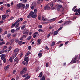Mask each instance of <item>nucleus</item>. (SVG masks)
Returning a JSON list of instances; mask_svg holds the SVG:
<instances>
[{"label":"nucleus","mask_w":80,"mask_h":80,"mask_svg":"<svg viewBox=\"0 0 80 80\" xmlns=\"http://www.w3.org/2000/svg\"><path fill=\"white\" fill-rule=\"evenodd\" d=\"M78 12V9L76 8L75 9V10L74 11V12Z\"/></svg>","instance_id":"nucleus-57"},{"label":"nucleus","mask_w":80,"mask_h":80,"mask_svg":"<svg viewBox=\"0 0 80 80\" xmlns=\"http://www.w3.org/2000/svg\"><path fill=\"white\" fill-rule=\"evenodd\" d=\"M47 6H48V5H46L44 8V10H46L47 8Z\"/></svg>","instance_id":"nucleus-46"},{"label":"nucleus","mask_w":80,"mask_h":80,"mask_svg":"<svg viewBox=\"0 0 80 80\" xmlns=\"http://www.w3.org/2000/svg\"><path fill=\"white\" fill-rule=\"evenodd\" d=\"M73 63H76L77 62V58H74V60H72Z\"/></svg>","instance_id":"nucleus-15"},{"label":"nucleus","mask_w":80,"mask_h":80,"mask_svg":"<svg viewBox=\"0 0 80 80\" xmlns=\"http://www.w3.org/2000/svg\"><path fill=\"white\" fill-rule=\"evenodd\" d=\"M71 22V21H67V22H65V23H64V25H68V24H69V23H70Z\"/></svg>","instance_id":"nucleus-6"},{"label":"nucleus","mask_w":80,"mask_h":80,"mask_svg":"<svg viewBox=\"0 0 80 80\" xmlns=\"http://www.w3.org/2000/svg\"><path fill=\"white\" fill-rule=\"evenodd\" d=\"M41 17H42V20H46V18H45L41 16Z\"/></svg>","instance_id":"nucleus-49"},{"label":"nucleus","mask_w":80,"mask_h":80,"mask_svg":"<svg viewBox=\"0 0 80 80\" xmlns=\"http://www.w3.org/2000/svg\"><path fill=\"white\" fill-rule=\"evenodd\" d=\"M3 62H4V63H6V62H7V60H6V59L5 58V59H3Z\"/></svg>","instance_id":"nucleus-58"},{"label":"nucleus","mask_w":80,"mask_h":80,"mask_svg":"<svg viewBox=\"0 0 80 80\" xmlns=\"http://www.w3.org/2000/svg\"><path fill=\"white\" fill-rule=\"evenodd\" d=\"M6 55L5 54H4L2 55L1 57V60H3L4 59H5Z\"/></svg>","instance_id":"nucleus-12"},{"label":"nucleus","mask_w":80,"mask_h":80,"mask_svg":"<svg viewBox=\"0 0 80 80\" xmlns=\"http://www.w3.org/2000/svg\"><path fill=\"white\" fill-rule=\"evenodd\" d=\"M38 31L39 32H44L43 30H42V29H39L38 30Z\"/></svg>","instance_id":"nucleus-38"},{"label":"nucleus","mask_w":80,"mask_h":80,"mask_svg":"<svg viewBox=\"0 0 80 80\" xmlns=\"http://www.w3.org/2000/svg\"><path fill=\"white\" fill-rule=\"evenodd\" d=\"M57 1V0H54L53 1L51 2L48 3L51 7H57V3L56 2Z\"/></svg>","instance_id":"nucleus-1"},{"label":"nucleus","mask_w":80,"mask_h":80,"mask_svg":"<svg viewBox=\"0 0 80 80\" xmlns=\"http://www.w3.org/2000/svg\"><path fill=\"white\" fill-rule=\"evenodd\" d=\"M14 41H15V39H12L10 40V42L13 43Z\"/></svg>","instance_id":"nucleus-25"},{"label":"nucleus","mask_w":80,"mask_h":80,"mask_svg":"<svg viewBox=\"0 0 80 80\" xmlns=\"http://www.w3.org/2000/svg\"><path fill=\"white\" fill-rule=\"evenodd\" d=\"M11 33L8 34L7 35V37L8 38H10V36H11Z\"/></svg>","instance_id":"nucleus-28"},{"label":"nucleus","mask_w":80,"mask_h":80,"mask_svg":"<svg viewBox=\"0 0 80 80\" xmlns=\"http://www.w3.org/2000/svg\"><path fill=\"white\" fill-rule=\"evenodd\" d=\"M33 38H36V37H37V35L36 34H33Z\"/></svg>","instance_id":"nucleus-55"},{"label":"nucleus","mask_w":80,"mask_h":80,"mask_svg":"<svg viewBox=\"0 0 80 80\" xmlns=\"http://www.w3.org/2000/svg\"><path fill=\"white\" fill-rule=\"evenodd\" d=\"M45 48L47 50H49V48H48L47 46H46Z\"/></svg>","instance_id":"nucleus-63"},{"label":"nucleus","mask_w":80,"mask_h":80,"mask_svg":"<svg viewBox=\"0 0 80 80\" xmlns=\"http://www.w3.org/2000/svg\"><path fill=\"white\" fill-rule=\"evenodd\" d=\"M9 67L10 66H9V65H8L6 66L5 68H4V69L7 70V68H9Z\"/></svg>","instance_id":"nucleus-37"},{"label":"nucleus","mask_w":80,"mask_h":80,"mask_svg":"<svg viewBox=\"0 0 80 80\" xmlns=\"http://www.w3.org/2000/svg\"><path fill=\"white\" fill-rule=\"evenodd\" d=\"M16 35H17V33H15L13 34L12 37H15Z\"/></svg>","instance_id":"nucleus-40"},{"label":"nucleus","mask_w":80,"mask_h":80,"mask_svg":"<svg viewBox=\"0 0 80 80\" xmlns=\"http://www.w3.org/2000/svg\"><path fill=\"white\" fill-rule=\"evenodd\" d=\"M28 73H27L26 74H24L22 76V77H27V76H28Z\"/></svg>","instance_id":"nucleus-19"},{"label":"nucleus","mask_w":80,"mask_h":80,"mask_svg":"<svg viewBox=\"0 0 80 80\" xmlns=\"http://www.w3.org/2000/svg\"><path fill=\"white\" fill-rule=\"evenodd\" d=\"M20 28H18L16 29V32H18L20 30Z\"/></svg>","instance_id":"nucleus-51"},{"label":"nucleus","mask_w":80,"mask_h":80,"mask_svg":"<svg viewBox=\"0 0 80 80\" xmlns=\"http://www.w3.org/2000/svg\"><path fill=\"white\" fill-rule=\"evenodd\" d=\"M11 50H12V47H10L8 49V52H9V51H10Z\"/></svg>","instance_id":"nucleus-52"},{"label":"nucleus","mask_w":80,"mask_h":80,"mask_svg":"<svg viewBox=\"0 0 80 80\" xmlns=\"http://www.w3.org/2000/svg\"><path fill=\"white\" fill-rule=\"evenodd\" d=\"M31 49H32V47H31V46H29L28 47V49H29V50H31Z\"/></svg>","instance_id":"nucleus-50"},{"label":"nucleus","mask_w":80,"mask_h":80,"mask_svg":"<svg viewBox=\"0 0 80 80\" xmlns=\"http://www.w3.org/2000/svg\"><path fill=\"white\" fill-rule=\"evenodd\" d=\"M27 23V21H24V22H23L22 25H24L25 24V23Z\"/></svg>","instance_id":"nucleus-61"},{"label":"nucleus","mask_w":80,"mask_h":80,"mask_svg":"<svg viewBox=\"0 0 80 80\" xmlns=\"http://www.w3.org/2000/svg\"><path fill=\"white\" fill-rule=\"evenodd\" d=\"M48 5V6H47V10H50L51 9V8H50V6H48V4H47Z\"/></svg>","instance_id":"nucleus-26"},{"label":"nucleus","mask_w":80,"mask_h":80,"mask_svg":"<svg viewBox=\"0 0 80 80\" xmlns=\"http://www.w3.org/2000/svg\"><path fill=\"white\" fill-rule=\"evenodd\" d=\"M18 44L19 45H22V41H19Z\"/></svg>","instance_id":"nucleus-31"},{"label":"nucleus","mask_w":80,"mask_h":80,"mask_svg":"<svg viewBox=\"0 0 80 80\" xmlns=\"http://www.w3.org/2000/svg\"><path fill=\"white\" fill-rule=\"evenodd\" d=\"M42 54L41 53H39L38 54V57H39V58H41V57H42Z\"/></svg>","instance_id":"nucleus-20"},{"label":"nucleus","mask_w":80,"mask_h":80,"mask_svg":"<svg viewBox=\"0 0 80 80\" xmlns=\"http://www.w3.org/2000/svg\"><path fill=\"white\" fill-rule=\"evenodd\" d=\"M18 22H19V21H16V22L15 23H14L13 24H12V26H11V28H13V27H15V26L16 25V24H17V23H18Z\"/></svg>","instance_id":"nucleus-7"},{"label":"nucleus","mask_w":80,"mask_h":80,"mask_svg":"<svg viewBox=\"0 0 80 80\" xmlns=\"http://www.w3.org/2000/svg\"><path fill=\"white\" fill-rule=\"evenodd\" d=\"M62 28H63V27H62L60 28L57 31H58V32H59V31H60V30H62Z\"/></svg>","instance_id":"nucleus-44"},{"label":"nucleus","mask_w":80,"mask_h":80,"mask_svg":"<svg viewBox=\"0 0 80 80\" xmlns=\"http://www.w3.org/2000/svg\"><path fill=\"white\" fill-rule=\"evenodd\" d=\"M2 17V20H5V18L7 17V16L6 15H3Z\"/></svg>","instance_id":"nucleus-10"},{"label":"nucleus","mask_w":80,"mask_h":80,"mask_svg":"<svg viewBox=\"0 0 80 80\" xmlns=\"http://www.w3.org/2000/svg\"><path fill=\"white\" fill-rule=\"evenodd\" d=\"M15 42L16 43H18L19 42V39L18 38H17L15 39Z\"/></svg>","instance_id":"nucleus-33"},{"label":"nucleus","mask_w":80,"mask_h":80,"mask_svg":"<svg viewBox=\"0 0 80 80\" xmlns=\"http://www.w3.org/2000/svg\"><path fill=\"white\" fill-rule=\"evenodd\" d=\"M26 26V25H23L22 27H21V30H23L25 28V27Z\"/></svg>","instance_id":"nucleus-23"},{"label":"nucleus","mask_w":80,"mask_h":80,"mask_svg":"<svg viewBox=\"0 0 80 80\" xmlns=\"http://www.w3.org/2000/svg\"><path fill=\"white\" fill-rule=\"evenodd\" d=\"M33 6H34V7H36L37 6V3H36V2H34V3H33Z\"/></svg>","instance_id":"nucleus-36"},{"label":"nucleus","mask_w":80,"mask_h":80,"mask_svg":"<svg viewBox=\"0 0 80 80\" xmlns=\"http://www.w3.org/2000/svg\"><path fill=\"white\" fill-rule=\"evenodd\" d=\"M45 80V77L44 76H43V77H42L40 79V80Z\"/></svg>","instance_id":"nucleus-41"},{"label":"nucleus","mask_w":80,"mask_h":80,"mask_svg":"<svg viewBox=\"0 0 80 80\" xmlns=\"http://www.w3.org/2000/svg\"><path fill=\"white\" fill-rule=\"evenodd\" d=\"M24 61H26V62H28V57H25L24 59Z\"/></svg>","instance_id":"nucleus-16"},{"label":"nucleus","mask_w":80,"mask_h":80,"mask_svg":"<svg viewBox=\"0 0 80 80\" xmlns=\"http://www.w3.org/2000/svg\"><path fill=\"white\" fill-rule=\"evenodd\" d=\"M62 7V5L58 4L57 6V11H61V8Z\"/></svg>","instance_id":"nucleus-4"},{"label":"nucleus","mask_w":80,"mask_h":80,"mask_svg":"<svg viewBox=\"0 0 80 80\" xmlns=\"http://www.w3.org/2000/svg\"><path fill=\"white\" fill-rule=\"evenodd\" d=\"M19 61V59H18V58H17V57H16L14 60V62H16V63H18Z\"/></svg>","instance_id":"nucleus-8"},{"label":"nucleus","mask_w":80,"mask_h":80,"mask_svg":"<svg viewBox=\"0 0 80 80\" xmlns=\"http://www.w3.org/2000/svg\"><path fill=\"white\" fill-rule=\"evenodd\" d=\"M38 27H39V28H42V25H40Z\"/></svg>","instance_id":"nucleus-59"},{"label":"nucleus","mask_w":80,"mask_h":80,"mask_svg":"<svg viewBox=\"0 0 80 80\" xmlns=\"http://www.w3.org/2000/svg\"><path fill=\"white\" fill-rule=\"evenodd\" d=\"M56 7H54H54L51 8L52 10H55L56 9V8H55Z\"/></svg>","instance_id":"nucleus-54"},{"label":"nucleus","mask_w":80,"mask_h":80,"mask_svg":"<svg viewBox=\"0 0 80 80\" xmlns=\"http://www.w3.org/2000/svg\"><path fill=\"white\" fill-rule=\"evenodd\" d=\"M17 7H18V8H22V7L23 8H25V4H22V3H19L17 5Z\"/></svg>","instance_id":"nucleus-2"},{"label":"nucleus","mask_w":80,"mask_h":80,"mask_svg":"<svg viewBox=\"0 0 80 80\" xmlns=\"http://www.w3.org/2000/svg\"><path fill=\"white\" fill-rule=\"evenodd\" d=\"M31 17L33 18H36L37 17V14H35V15H33Z\"/></svg>","instance_id":"nucleus-18"},{"label":"nucleus","mask_w":80,"mask_h":80,"mask_svg":"<svg viewBox=\"0 0 80 80\" xmlns=\"http://www.w3.org/2000/svg\"><path fill=\"white\" fill-rule=\"evenodd\" d=\"M43 0H38L37 2L39 4L42 3L43 2Z\"/></svg>","instance_id":"nucleus-11"},{"label":"nucleus","mask_w":80,"mask_h":80,"mask_svg":"<svg viewBox=\"0 0 80 80\" xmlns=\"http://www.w3.org/2000/svg\"><path fill=\"white\" fill-rule=\"evenodd\" d=\"M26 9H27V8H29V4H27L25 6Z\"/></svg>","instance_id":"nucleus-24"},{"label":"nucleus","mask_w":80,"mask_h":80,"mask_svg":"<svg viewBox=\"0 0 80 80\" xmlns=\"http://www.w3.org/2000/svg\"><path fill=\"white\" fill-rule=\"evenodd\" d=\"M77 8V6H74V7L72 8V11H74L75 10V9Z\"/></svg>","instance_id":"nucleus-39"},{"label":"nucleus","mask_w":80,"mask_h":80,"mask_svg":"<svg viewBox=\"0 0 80 80\" xmlns=\"http://www.w3.org/2000/svg\"><path fill=\"white\" fill-rule=\"evenodd\" d=\"M38 42L39 44H40L42 43V42H41V40L40 39H38Z\"/></svg>","instance_id":"nucleus-27"},{"label":"nucleus","mask_w":80,"mask_h":80,"mask_svg":"<svg viewBox=\"0 0 80 80\" xmlns=\"http://www.w3.org/2000/svg\"><path fill=\"white\" fill-rule=\"evenodd\" d=\"M31 16L30 15V14H29L28 15L27 17L28 18H30V17H31Z\"/></svg>","instance_id":"nucleus-60"},{"label":"nucleus","mask_w":80,"mask_h":80,"mask_svg":"<svg viewBox=\"0 0 80 80\" xmlns=\"http://www.w3.org/2000/svg\"><path fill=\"white\" fill-rule=\"evenodd\" d=\"M28 63V61H23L22 62V64L24 65H27Z\"/></svg>","instance_id":"nucleus-13"},{"label":"nucleus","mask_w":80,"mask_h":80,"mask_svg":"<svg viewBox=\"0 0 80 80\" xmlns=\"http://www.w3.org/2000/svg\"><path fill=\"white\" fill-rule=\"evenodd\" d=\"M14 19V18L13 17H11V18H10V20L9 19V20H13V19Z\"/></svg>","instance_id":"nucleus-56"},{"label":"nucleus","mask_w":80,"mask_h":80,"mask_svg":"<svg viewBox=\"0 0 80 80\" xmlns=\"http://www.w3.org/2000/svg\"><path fill=\"white\" fill-rule=\"evenodd\" d=\"M13 60V59H12L11 57L9 59V61L10 62H13V61L12 60Z\"/></svg>","instance_id":"nucleus-42"},{"label":"nucleus","mask_w":80,"mask_h":80,"mask_svg":"<svg viewBox=\"0 0 80 80\" xmlns=\"http://www.w3.org/2000/svg\"><path fill=\"white\" fill-rule=\"evenodd\" d=\"M42 74L43 73H42V72H41L38 77H39V78H41V77H42Z\"/></svg>","instance_id":"nucleus-22"},{"label":"nucleus","mask_w":80,"mask_h":80,"mask_svg":"<svg viewBox=\"0 0 80 80\" xmlns=\"http://www.w3.org/2000/svg\"><path fill=\"white\" fill-rule=\"evenodd\" d=\"M38 12V11L37 10V9H34V12L35 14H36V13H37Z\"/></svg>","instance_id":"nucleus-32"},{"label":"nucleus","mask_w":80,"mask_h":80,"mask_svg":"<svg viewBox=\"0 0 80 80\" xmlns=\"http://www.w3.org/2000/svg\"><path fill=\"white\" fill-rule=\"evenodd\" d=\"M16 56H17V54H14V55H13V56L11 58L12 59V60H13L15 57Z\"/></svg>","instance_id":"nucleus-35"},{"label":"nucleus","mask_w":80,"mask_h":80,"mask_svg":"<svg viewBox=\"0 0 80 80\" xmlns=\"http://www.w3.org/2000/svg\"><path fill=\"white\" fill-rule=\"evenodd\" d=\"M11 32H12V33H14V32H15V29H12L11 30Z\"/></svg>","instance_id":"nucleus-47"},{"label":"nucleus","mask_w":80,"mask_h":80,"mask_svg":"<svg viewBox=\"0 0 80 80\" xmlns=\"http://www.w3.org/2000/svg\"><path fill=\"white\" fill-rule=\"evenodd\" d=\"M31 52H27V54L26 55V56H28L30 54H31Z\"/></svg>","instance_id":"nucleus-30"},{"label":"nucleus","mask_w":80,"mask_h":80,"mask_svg":"<svg viewBox=\"0 0 80 80\" xmlns=\"http://www.w3.org/2000/svg\"><path fill=\"white\" fill-rule=\"evenodd\" d=\"M30 78V76L28 75L25 78V80H28Z\"/></svg>","instance_id":"nucleus-21"},{"label":"nucleus","mask_w":80,"mask_h":80,"mask_svg":"<svg viewBox=\"0 0 80 80\" xmlns=\"http://www.w3.org/2000/svg\"><path fill=\"white\" fill-rule=\"evenodd\" d=\"M5 49H6V50L7 49V46H5L3 48V50H5Z\"/></svg>","instance_id":"nucleus-53"},{"label":"nucleus","mask_w":80,"mask_h":80,"mask_svg":"<svg viewBox=\"0 0 80 80\" xmlns=\"http://www.w3.org/2000/svg\"><path fill=\"white\" fill-rule=\"evenodd\" d=\"M46 67H48V63H46Z\"/></svg>","instance_id":"nucleus-64"},{"label":"nucleus","mask_w":80,"mask_h":80,"mask_svg":"<svg viewBox=\"0 0 80 80\" xmlns=\"http://www.w3.org/2000/svg\"><path fill=\"white\" fill-rule=\"evenodd\" d=\"M52 22L51 20H49L48 22H45L44 21L42 22V23H43V24H47V23H50V22Z\"/></svg>","instance_id":"nucleus-9"},{"label":"nucleus","mask_w":80,"mask_h":80,"mask_svg":"<svg viewBox=\"0 0 80 80\" xmlns=\"http://www.w3.org/2000/svg\"><path fill=\"white\" fill-rule=\"evenodd\" d=\"M27 71V68H24L22 69V71L20 72V73L22 75H23V74H24V73H25Z\"/></svg>","instance_id":"nucleus-3"},{"label":"nucleus","mask_w":80,"mask_h":80,"mask_svg":"<svg viewBox=\"0 0 80 80\" xmlns=\"http://www.w3.org/2000/svg\"><path fill=\"white\" fill-rule=\"evenodd\" d=\"M55 43L54 42H52V45H51L52 47V46L55 45Z\"/></svg>","instance_id":"nucleus-48"},{"label":"nucleus","mask_w":80,"mask_h":80,"mask_svg":"<svg viewBox=\"0 0 80 80\" xmlns=\"http://www.w3.org/2000/svg\"><path fill=\"white\" fill-rule=\"evenodd\" d=\"M34 14V12L33 11H31L29 13V15L31 16V17L33 14Z\"/></svg>","instance_id":"nucleus-14"},{"label":"nucleus","mask_w":80,"mask_h":80,"mask_svg":"<svg viewBox=\"0 0 80 80\" xmlns=\"http://www.w3.org/2000/svg\"><path fill=\"white\" fill-rule=\"evenodd\" d=\"M31 37H32V36L28 37L27 38L28 40H30V39H31Z\"/></svg>","instance_id":"nucleus-43"},{"label":"nucleus","mask_w":80,"mask_h":80,"mask_svg":"<svg viewBox=\"0 0 80 80\" xmlns=\"http://www.w3.org/2000/svg\"><path fill=\"white\" fill-rule=\"evenodd\" d=\"M3 44H5V42L4 41L0 42V45H3Z\"/></svg>","instance_id":"nucleus-29"},{"label":"nucleus","mask_w":80,"mask_h":80,"mask_svg":"<svg viewBox=\"0 0 80 80\" xmlns=\"http://www.w3.org/2000/svg\"><path fill=\"white\" fill-rule=\"evenodd\" d=\"M27 37V35H23L22 36V38H25V37Z\"/></svg>","instance_id":"nucleus-62"},{"label":"nucleus","mask_w":80,"mask_h":80,"mask_svg":"<svg viewBox=\"0 0 80 80\" xmlns=\"http://www.w3.org/2000/svg\"><path fill=\"white\" fill-rule=\"evenodd\" d=\"M58 31H56L54 32V35L55 36V35H57V34H58Z\"/></svg>","instance_id":"nucleus-17"},{"label":"nucleus","mask_w":80,"mask_h":80,"mask_svg":"<svg viewBox=\"0 0 80 80\" xmlns=\"http://www.w3.org/2000/svg\"><path fill=\"white\" fill-rule=\"evenodd\" d=\"M24 3H26L27 2V0H22Z\"/></svg>","instance_id":"nucleus-45"},{"label":"nucleus","mask_w":80,"mask_h":80,"mask_svg":"<svg viewBox=\"0 0 80 80\" xmlns=\"http://www.w3.org/2000/svg\"><path fill=\"white\" fill-rule=\"evenodd\" d=\"M23 34H28V30L27 29H25L23 31H22Z\"/></svg>","instance_id":"nucleus-5"},{"label":"nucleus","mask_w":80,"mask_h":80,"mask_svg":"<svg viewBox=\"0 0 80 80\" xmlns=\"http://www.w3.org/2000/svg\"><path fill=\"white\" fill-rule=\"evenodd\" d=\"M19 50V49H18V48H17L15 50H14V53H16V52H18Z\"/></svg>","instance_id":"nucleus-34"}]
</instances>
